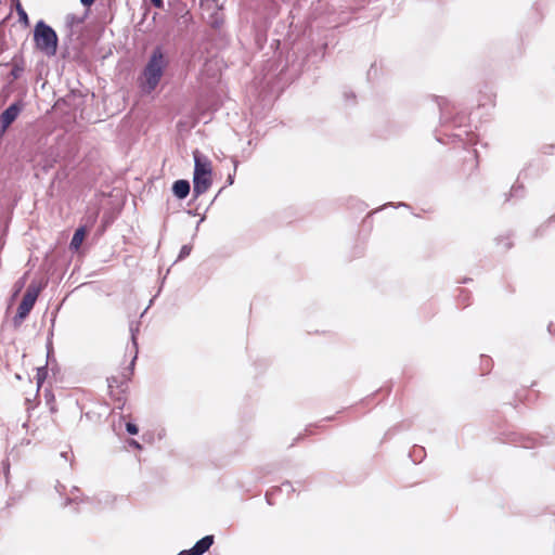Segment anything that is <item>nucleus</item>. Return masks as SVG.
Listing matches in <instances>:
<instances>
[{"instance_id":"f257e3e1","label":"nucleus","mask_w":555,"mask_h":555,"mask_svg":"<svg viewBox=\"0 0 555 555\" xmlns=\"http://www.w3.org/2000/svg\"><path fill=\"white\" fill-rule=\"evenodd\" d=\"M167 64L168 62L162 49L156 48L153 51L142 73V89L145 92L150 93L157 87L164 75Z\"/></svg>"},{"instance_id":"ddd939ff","label":"nucleus","mask_w":555,"mask_h":555,"mask_svg":"<svg viewBox=\"0 0 555 555\" xmlns=\"http://www.w3.org/2000/svg\"><path fill=\"white\" fill-rule=\"evenodd\" d=\"M526 401V397L517 393V401L511 402L512 405L516 406L518 403H524Z\"/></svg>"},{"instance_id":"2eb2a0df","label":"nucleus","mask_w":555,"mask_h":555,"mask_svg":"<svg viewBox=\"0 0 555 555\" xmlns=\"http://www.w3.org/2000/svg\"><path fill=\"white\" fill-rule=\"evenodd\" d=\"M8 127L4 126L2 122H0V138L3 137V134L7 132Z\"/></svg>"},{"instance_id":"4468645a","label":"nucleus","mask_w":555,"mask_h":555,"mask_svg":"<svg viewBox=\"0 0 555 555\" xmlns=\"http://www.w3.org/2000/svg\"><path fill=\"white\" fill-rule=\"evenodd\" d=\"M129 444H130L131 447L135 448V449H139V450L142 448V447H141V444H140L137 440H134V439H131V440L129 441Z\"/></svg>"},{"instance_id":"20e7f679","label":"nucleus","mask_w":555,"mask_h":555,"mask_svg":"<svg viewBox=\"0 0 555 555\" xmlns=\"http://www.w3.org/2000/svg\"><path fill=\"white\" fill-rule=\"evenodd\" d=\"M36 48L47 56H54L57 51L59 38L52 27L39 21L34 29Z\"/></svg>"},{"instance_id":"9d476101","label":"nucleus","mask_w":555,"mask_h":555,"mask_svg":"<svg viewBox=\"0 0 555 555\" xmlns=\"http://www.w3.org/2000/svg\"><path fill=\"white\" fill-rule=\"evenodd\" d=\"M82 22H83V18L78 17V16H76L74 14H68L65 17V23H66L68 28H73L74 26L79 25Z\"/></svg>"},{"instance_id":"f8f14e48","label":"nucleus","mask_w":555,"mask_h":555,"mask_svg":"<svg viewBox=\"0 0 555 555\" xmlns=\"http://www.w3.org/2000/svg\"><path fill=\"white\" fill-rule=\"evenodd\" d=\"M24 69L23 65L14 64L12 69V76L14 78H17L20 76V73Z\"/></svg>"},{"instance_id":"39448f33","label":"nucleus","mask_w":555,"mask_h":555,"mask_svg":"<svg viewBox=\"0 0 555 555\" xmlns=\"http://www.w3.org/2000/svg\"><path fill=\"white\" fill-rule=\"evenodd\" d=\"M39 293L40 288L35 284H30L27 287L23 296V299L17 308L16 318H18L20 320H24L29 314V312L35 306Z\"/></svg>"},{"instance_id":"423d86ee","label":"nucleus","mask_w":555,"mask_h":555,"mask_svg":"<svg viewBox=\"0 0 555 555\" xmlns=\"http://www.w3.org/2000/svg\"><path fill=\"white\" fill-rule=\"evenodd\" d=\"M22 111V106L17 103L11 104L7 109L2 112L0 115V122H2L8 128L12 125V122L17 118Z\"/></svg>"},{"instance_id":"1a4fd4ad","label":"nucleus","mask_w":555,"mask_h":555,"mask_svg":"<svg viewBox=\"0 0 555 555\" xmlns=\"http://www.w3.org/2000/svg\"><path fill=\"white\" fill-rule=\"evenodd\" d=\"M15 2V9H16V12H17V15H18V21L24 24L25 26H29V18H28V15L26 13V11L24 10V8L22 7L20 0H13Z\"/></svg>"},{"instance_id":"f3484780","label":"nucleus","mask_w":555,"mask_h":555,"mask_svg":"<svg viewBox=\"0 0 555 555\" xmlns=\"http://www.w3.org/2000/svg\"><path fill=\"white\" fill-rule=\"evenodd\" d=\"M151 2L156 7L160 8L163 5V0H151Z\"/></svg>"},{"instance_id":"dca6fc26","label":"nucleus","mask_w":555,"mask_h":555,"mask_svg":"<svg viewBox=\"0 0 555 555\" xmlns=\"http://www.w3.org/2000/svg\"><path fill=\"white\" fill-rule=\"evenodd\" d=\"M80 2H81L85 7H90L91 4H93L94 0H80Z\"/></svg>"},{"instance_id":"6e6552de","label":"nucleus","mask_w":555,"mask_h":555,"mask_svg":"<svg viewBox=\"0 0 555 555\" xmlns=\"http://www.w3.org/2000/svg\"><path fill=\"white\" fill-rule=\"evenodd\" d=\"M87 235V230L85 227H80L78 228L74 235H73V238L70 241V248L72 249H75V250H78L85 240Z\"/></svg>"},{"instance_id":"9b49d317","label":"nucleus","mask_w":555,"mask_h":555,"mask_svg":"<svg viewBox=\"0 0 555 555\" xmlns=\"http://www.w3.org/2000/svg\"><path fill=\"white\" fill-rule=\"evenodd\" d=\"M126 429L130 435H137L139 433V428L135 424L127 423Z\"/></svg>"},{"instance_id":"0eeeda50","label":"nucleus","mask_w":555,"mask_h":555,"mask_svg":"<svg viewBox=\"0 0 555 555\" xmlns=\"http://www.w3.org/2000/svg\"><path fill=\"white\" fill-rule=\"evenodd\" d=\"M172 191L178 198H185L190 193V183L186 180H178L173 183Z\"/></svg>"},{"instance_id":"f03ea898","label":"nucleus","mask_w":555,"mask_h":555,"mask_svg":"<svg viewBox=\"0 0 555 555\" xmlns=\"http://www.w3.org/2000/svg\"><path fill=\"white\" fill-rule=\"evenodd\" d=\"M194 156V177L193 190L199 195L208 191L212 183V166L211 162L202 156L198 151L193 153Z\"/></svg>"},{"instance_id":"a211bd4d","label":"nucleus","mask_w":555,"mask_h":555,"mask_svg":"<svg viewBox=\"0 0 555 555\" xmlns=\"http://www.w3.org/2000/svg\"><path fill=\"white\" fill-rule=\"evenodd\" d=\"M42 380H43V377H41L40 374H38V386H40L42 384Z\"/></svg>"},{"instance_id":"7ed1b4c3","label":"nucleus","mask_w":555,"mask_h":555,"mask_svg":"<svg viewBox=\"0 0 555 555\" xmlns=\"http://www.w3.org/2000/svg\"><path fill=\"white\" fill-rule=\"evenodd\" d=\"M132 365L122 369L115 375H112L108 380L109 397L114 402L115 408L122 409L126 403V395L128 390V382L132 375Z\"/></svg>"}]
</instances>
